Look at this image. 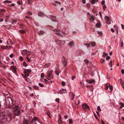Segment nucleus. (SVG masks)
Masks as SVG:
<instances>
[{"mask_svg": "<svg viewBox=\"0 0 124 124\" xmlns=\"http://www.w3.org/2000/svg\"><path fill=\"white\" fill-rule=\"evenodd\" d=\"M10 68L13 70V71L14 73H15L16 72V67L15 66H12L10 67Z\"/></svg>", "mask_w": 124, "mask_h": 124, "instance_id": "nucleus-8", "label": "nucleus"}, {"mask_svg": "<svg viewBox=\"0 0 124 124\" xmlns=\"http://www.w3.org/2000/svg\"><path fill=\"white\" fill-rule=\"evenodd\" d=\"M121 46L122 47V46H123V42L122 41V42H121Z\"/></svg>", "mask_w": 124, "mask_h": 124, "instance_id": "nucleus-63", "label": "nucleus"}, {"mask_svg": "<svg viewBox=\"0 0 124 124\" xmlns=\"http://www.w3.org/2000/svg\"><path fill=\"white\" fill-rule=\"evenodd\" d=\"M23 65L25 67L27 66V65L26 64V62H23Z\"/></svg>", "mask_w": 124, "mask_h": 124, "instance_id": "nucleus-44", "label": "nucleus"}, {"mask_svg": "<svg viewBox=\"0 0 124 124\" xmlns=\"http://www.w3.org/2000/svg\"><path fill=\"white\" fill-rule=\"evenodd\" d=\"M53 31H60L59 30H53Z\"/></svg>", "mask_w": 124, "mask_h": 124, "instance_id": "nucleus-58", "label": "nucleus"}, {"mask_svg": "<svg viewBox=\"0 0 124 124\" xmlns=\"http://www.w3.org/2000/svg\"><path fill=\"white\" fill-rule=\"evenodd\" d=\"M45 32L42 31L41 30L40 31L38 32V34L40 35H41L43 34Z\"/></svg>", "mask_w": 124, "mask_h": 124, "instance_id": "nucleus-13", "label": "nucleus"}, {"mask_svg": "<svg viewBox=\"0 0 124 124\" xmlns=\"http://www.w3.org/2000/svg\"><path fill=\"white\" fill-rule=\"evenodd\" d=\"M52 75V72L51 71L49 72L47 74L48 77L47 78L48 80H49L52 78H53V77H52L51 78V76Z\"/></svg>", "mask_w": 124, "mask_h": 124, "instance_id": "nucleus-7", "label": "nucleus"}, {"mask_svg": "<svg viewBox=\"0 0 124 124\" xmlns=\"http://www.w3.org/2000/svg\"><path fill=\"white\" fill-rule=\"evenodd\" d=\"M33 95H34L33 93H32L30 95V96H31V97H32L33 96Z\"/></svg>", "mask_w": 124, "mask_h": 124, "instance_id": "nucleus-64", "label": "nucleus"}, {"mask_svg": "<svg viewBox=\"0 0 124 124\" xmlns=\"http://www.w3.org/2000/svg\"><path fill=\"white\" fill-rule=\"evenodd\" d=\"M110 56H108L106 57V59L107 60H108L110 59Z\"/></svg>", "mask_w": 124, "mask_h": 124, "instance_id": "nucleus-41", "label": "nucleus"}, {"mask_svg": "<svg viewBox=\"0 0 124 124\" xmlns=\"http://www.w3.org/2000/svg\"><path fill=\"white\" fill-rule=\"evenodd\" d=\"M55 3L59 5H60L61 4V2H60L58 1H55Z\"/></svg>", "mask_w": 124, "mask_h": 124, "instance_id": "nucleus-29", "label": "nucleus"}, {"mask_svg": "<svg viewBox=\"0 0 124 124\" xmlns=\"http://www.w3.org/2000/svg\"><path fill=\"white\" fill-rule=\"evenodd\" d=\"M14 112L15 115L18 116H19L20 112V108L17 106H15V109L14 111Z\"/></svg>", "mask_w": 124, "mask_h": 124, "instance_id": "nucleus-1", "label": "nucleus"}, {"mask_svg": "<svg viewBox=\"0 0 124 124\" xmlns=\"http://www.w3.org/2000/svg\"><path fill=\"white\" fill-rule=\"evenodd\" d=\"M34 88L36 89H39L38 87V86H37L35 85L34 86Z\"/></svg>", "mask_w": 124, "mask_h": 124, "instance_id": "nucleus-40", "label": "nucleus"}, {"mask_svg": "<svg viewBox=\"0 0 124 124\" xmlns=\"http://www.w3.org/2000/svg\"><path fill=\"white\" fill-rule=\"evenodd\" d=\"M95 80L93 79H92L90 81L88 82L90 84H91L92 83H94L95 82Z\"/></svg>", "mask_w": 124, "mask_h": 124, "instance_id": "nucleus-22", "label": "nucleus"}, {"mask_svg": "<svg viewBox=\"0 0 124 124\" xmlns=\"http://www.w3.org/2000/svg\"><path fill=\"white\" fill-rule=\"evenodd\" d=\"M111 31L113 32H114V29L113 28H111L110 29Z\"/></svg>", "mask_w": 124, "mask_h": 124, "instance_id": "nucleus-55", "label": "nucleus"}, {"mask_svg": "<svg viewBox=\"0 0 124 124\" xmlns=\"http://www.w3.org/2000/svg\"><path fill=\"white\" fill-rule=\"evenodd\" d=\"M82 107L84 109H90V108L89 106L87 104H83L82 105Z\"/></svg>", "mask_w": 124, "mask_h": 124, "instance_id": "nucleus-5", "label": "nucleus"}, {"mask_svg": "<svg viewBox=\"0 0 124 124\" xmlns=\"http://www.w3.org/2000/svg\"><path fill=\"white\" fill-rule=\"evenodd\" d=\"M55 101L57 102H59V98H57L55 100Z\"/></svg>", "mask_w": 124, "mask_h": 124, "instance_id": "nucleus-47", "label": "nucleus"}, {"mask_svg": "<svg viewBox=\"0 0 124 124\" xmlns=\"http://www.w3.org/2000/svg\"><path fill=\"white\" fill-rule=\"evenodd\" d=\"M19 32H21L22 33H24V31L23 30H20L19 31Z\"/></svg>", "mask_w": 124, "mask_h": 124, "instance_id": "nucleus-48", "label": "nucleus"}, {"mask_svg": "<svg viewBox=\"0 0 124 124\" xmlns=\"http://www.w3.org/2000/svg\"><path fill=\"white\" fill-rule=\"evenodd\" d=\"M62 85L63 86H64L65 85L66 83L65 82L62 81L61 83Z\"/></svg>", "mask_w": 124, "mask_h": 124, "instance_id": "nucleus-33", "label": "nucleus"}, {"mask_svg": "<svg viewBox=\"0 0 124 124\" xmlns=\"http://www.w3.org/2000/svg\"><path fill=\"white\" fill-rule=\"evenodd\" d=\"M94 117H95V118L96 119H97V120H98V118L97 117V116L95 114H94Z\"/></svg>", "mask_w": 124, "mask_h": 124, "instance_id": "nucleus-50", "label": "nucleus"}, {"mask_svg": "<svg viewBox=\"0 0 124 124\" xmlns=\"http://www.w3.org/2000/svg\"><path fill=\"white\" fill-rule=\"evenodd\" d=\"M82 3L83 4H85L86 2V1L85 0H82Z\"/></svg>", "mask_w": 124, "mask_h": 124, "instance_id": "nucleus-49", "label": "nucleus"}, {"mask_svg": "<svg viewBox=\"0 0 124 124\" xmlns=\"http://www.w3.org/2000/svg\"><path fill=\"white\" fill-rule=\"evenodd\" d=\"M120 82L121 84L123 87V88L124 89V83L123 82L122 79H120Z\"/></svg>", "mask_w": 124, "mask_h": 124, "instance_id": "nucleus-11", "label": "nucleus"}, {"mask_svg": "<svg viewBox=\"0 0 124 124\" xmlns=\"http://www.w3.org/2000/svg\"><path fill=\"white\" fill-rule=\"evenodd\" d=\"M62 61L63 64L64 66H66L67 64V62L65 58L63 57L62 58Z\"/></svg>", "mask_w": 124, "mask_h": 124, "instance_id": "nucleus-6", "label": "nucleus"}, {"mask_svg": "<svg viewBox=\"0 0 124 124\" xmlns=\"http://www.w3.org/2000/svg\"><path fill=\"white\" fill-rule=\"evenodd\" d=\"M121 25L122 28L123 29H124V25H123L122 24H121Z\"/></svg>", "mask_w": 124, "mask_h": 124, "instance_id": "nucleus-57", "label": "nucleus"}, {"mask_svg": "<svg viewBox=\"0 0 124 124\" xmlns=\"http://www.w3.org/2000/svg\"><path fill=\"white\" fill-rule=\"evenodd\" d=\"M52 4L55 6H57L56 5V4L55 3H52Z\"/></svg>", "mask_w": 124, "mask_h": 124, "instance_id": "nucleus-59", "label": "nucleus"}, {"mask_svg": "<svg viewBox=\"0 0 124 124\" xmlns=\"http://www.w3.org/2000/svg\"><path fill=\"white\" fill-rule=\"evenodd\" d=\"M39 85L41 87H43L44 86V85H43L40 83L39 84Z\"/></svg>", "mask_w": 124, "mask_h": 124, "instance_id": "nucleus-45", "label": "nucleus"}, {"mask_svg": "<svg viewBox=\"0 0 124 124\" xmlns=\"http://www.w3.org/2000/svg\"><path fill=\"white\" fill-rule=\"evenodd\" d=\"M97 27L100 28V27L101 25L100 23H97L96 25Z\"/></svg>", "mask_w": 124, "mask_h": 124, "instance_id": "nucleus-20", "label": "nucleus"}, {"mask_svg": "<svg viewBox=\"0 0 124 124\" xmlns=\"http://www.w3.org/2000/svg\"><path fill=\"white\" fill-rule=\"evenodd\" d=\"M95 0H92L91 2L92 4H95Z\"/></svg>", "mask_w": 124, "mask_h": 124, "instance_id": "nucleus-30", "label": "nucleus"}, {"mask_svg": "<svg viewBox=\"0 0 124 124\" xmlns=\"http://www.w3.org/2000/svg\"><path fill=\"white\" fill-rule=\"evenodd\" d=\"M3 2L4 3H10L12 2L10 1H9V0H6L4 1Z\"/></svg>", "mask_w": 124, "mask_h": 124, "instance_id": "nucleus-18", "label": "nucleus"}, {"mask_svg": "<svg viewBox=\"0 0 124 124\" xmlns=\"http://www.w3.org/2000/svg\"><path fill=\"white\" fill-rule=\"evenodd\" d=\"M5 118V116L4 115H3V116H1V115H0V120L2 122L4 120Z\"/></svg>", "mask_w": 124, "mask_h": 124, "instance_id": "nucleus-14", "label": "nucleus"}, {"mask_svg": "<svg viewBox=\"0 0 124 124\" xmlns=\"http://www.w3.org/2000/svg\"><path fill=\"white\" fill-rule=\"evenodd\" d=\"M105 19L107 21V24H110V22L109 23H107V22L109 21V17L107 16H105Z\"/></svg>", "mask_w": 124, "mask_h": 124, "instance_id": "nucleus-12", "label": "nucleus"}, {"mask_svg": "<svg viewBox=\"0 0 124 124\" xmlns=\"http://www.w3.org/2000/svg\"><path fill=\"white\" fill-rule=\"evenodd\" d=\"M74 42L73 41H71L68 43V45L70 46H72L73 45Z\"/></svg>", "mask_w": 124, "mask_h": 124, "instance_id": "nucleus-16", "label": "nucleus"}, {"mask_svg": "<svg viewBox=\"0 0 124 124\" xmlns=\"http://www.w3.org/2000/svg\"><path fill=\"white\" fill-rule=\"evenodd\" d=\"M97 109L98 111H101V109L99 106H98L97 107Z\"/></svg>", "mask_w": 124, "mask_h": 124, "instance_id": "nucleus-32", "label": "nucleus"}, {"mask_svg": "<svg viewBox=\"0 0 124 124\" xmlns=\"http://www.w3.org/2000/svg\"><path fill=\"white\" fill-rule=\"evenodd\" d=\"M59 36H60L61 35L62 36V34L58 32H57L56 33Z\"/></svg>", "mask_w": 124, "mask_h": 124, "instance_id": "nucleus-54", "label": "nucleus"}, {"mask_svg": "<svg viewBox=\"0 0 124 124\" xmlns=\"http://www.w3.org/2000/svg\"><path fill=\"white\" fill-rule=\"evenodd\" d=\"M121 73L122 74H124V70L122 69L121 70Z\"/></svg>", "mask_w": 124, "mask_h": 124, "instance_id": "nucleus-53", "label": "nucleus"}, {"mask_svg": "<svg viewBox=\"0 0 124 124\" xmlns=\"http://www.w3.org/2000/svg\"><path fill=\"white\" fill-rule=\"evenodd\" d=\"M31 58V57H30V58L29 57H28V56H27L26 57V58L30 62H31V61L30 60V59Z\"/></svg>", "mask_w": 124, "mask_h": 124, "instance_id": "nucleus-34", "label": "nucleus"}, {"mask_svg": "<svg viewBox=\"0 0 124 124\" xmlns=\"http://www.w3.org/2000/svg\"><path fill=\"white\" fill-rule=\"evenodd\" d=\"M15 4L14 3L10 5V7L14 6H15Z\"/></svg>", "mask_w": 124, "mask_h": 124, "instance_id": "nucleus-61", "label": "nucleus"}, {"mask_svg": "<svg viewBox=\"0 0 124 124\" xmlns=\"http://www.w3.org/2000/svg\"><path fill=\"white\" fill-rule=\"evenodd\" d=\"M109 65L110 66V67H112V61H111L109 63Z\"/></svg>", "mask_w": 124, "mask_h": 124, "instance_id": "nucleus-31", "label": "nucleus"}, {"mask_svg": "<svg viewBox=\"0 0 124 124\" xmlns=\"http://www.w3.org/2000/svg\"><path fill=\"white\" fill-rule=\"evenodd\" d=\"M113 86L112 85H110L109 86V89L110 90V91H109V92H111L113 90Z\"/></svg>", "mask_w": 124, "mask_h": 124, "instance_id": "nucleus-24", "label": "nucleus"}, {"mask_svg": "<svg viewBox=\"0 0 124 124\" xmlns=\"http://www.w3.org/2000/svg\"><path fill=\"white\" fill-rule=\"evenodd\" d=\"M31 69H24L23 70V72L24 73L25 77H28L29 76L28 73L31 72Z\"/></svg>", "mask_w": 124, "mask_h": 124, "instance_id": "nucleus-3", "label": "nucleus"}, {"mask_svg": "<svg viewBox=\"0 0 124 124\" xmlns=\"http://www.w3.org/2000/svg\"><path fill=\"white\" fill-rule=\"evenodd\" d=\"M75 78V76H73L72 77V78H71L72 79V80H74V79Z\"/></svg>", "mask_w": 124, "mask_h": 124, "instance_id": "nucleus-60", "label": "nucleus"}, {"mask_svg": "<svg viewBox=\"0 0 124 124\" xmlns=\"http://www.w3.org/2000/svg\"><path fill=\"white\" fill-rule=\"evenodd\" d=\"M110 86V85L109 84H107L106 85L105 89L106 90H108L109 86Z\"/></svg>", "mask_w": 124, "mask_h": 124, "instance_id": "nucleus-21", "label": "nucleus"}, {"mask_svg": "<svg viewBox=\"0 0 124 124\" xmlns=\"http://www.w3.org/2000/svg\"><path fill=\"white\" fill-rule=\"evenodd\" d=\"M106 8V6L105 5H104L103 6V9L104 10H105V9Z\"/></svg>", "mask_w": 124, "mask_h": 124, "instance_id": "nucleus-37", "label": "nucleus"}, {"mask_svg": "<svg viewBox=\"0 0 124 124\" xmlns=\"http://www.w3.org/2000/svg\"><path fill=\"white\" fill-rule=\"evenodd\" d=\"M95 19L94 18L93 16H91L90 18V20L91 21H93Z\"/></svg>", "mask_w": 124, "mask_h": 124, "instance_id": "nucleus-17", "label": "nucleus"}, {"mask_svg": "<svg viewBox=\"0 0 124 124\" xmlns=\"http://www.w3.org/2000/svg\"><path fill=\"white\" fill-rule=\"evenodd\" d=\"M23 123L24 124H28V122L27 119L24 118V119Z\"/></svg>", "mask_w": 124, "mask_h": 124, "instance_id": "nucleus-15", "label": "nucleus"}, {"mask_svg": "<svg viewBox=\"0 0 124 124\" xmlns=\"http://www.w3.org/2000/svg\"><path fill=\"white\" fill-rule=\"evenodd\" d=\"M101 4L102 5H104L105 3V1L104 0H102L101 2Z\"/></svg>", "mask_w": 124, "mask_h": 124, "instance_id": "nucleus-43", "label": "nucleus"}, {"mask_svg": "<svg viewBox=\"0 0 124 124\" xmlns=\"http://www.w3.org/2000/svg\"><path fill=\"white\" fill-rule=\"evenodd\" d=\"M86 45L88 47H90V44H86Z\"/></svg>", "mask_w": 124, "mask_h": 124, "instance_id": "nucleus-62", "label": "nucleus"}, {"mask_svg": "<svg viewBox=\"0 0 124 124\" xmlns=\"http://www.w3.org/2000/svg\"><path fill=\"white\" fill-rule=\"evenodd\" d=\"M84 61L85 62V63L86 64L88 63L89 62V61L86 59L85 60H84Z\"/></svg>", "mask_w": 124, "mask_h": 124, "instance_id": "nucleus-35", "label": "nucleus"}, {"mask_svg": "<svg viewBox=\"0 0 124 124\" xmlns=\"http://www.w3.org/2000/svg\"><path fill=\"white\" fill-rule=\"evenodd\" d=\"M55 74L57 75H58L59 74V71L58 70H57L55 71Z\"/></svg>", "mask_w": 124, "mask_h": 124, "instance_id": "nucleus-25", "label": "nucleus"}, {"mask_svg": "<svg viewBox=\"0 0 124 124\" xmlns=\"http://www.w3.org/2000/svg\"><path fill=\"white\" fill-rule=\"evenodd\" d=\"M120 104L121 105V106H122V107H124V105L123 103L122 102H121L120 103Z\"/></svg>", "mask_w": 124, "mask_h": 124, "instance_id": "nucleus-52", "label": "nucleus"}, {"mask_svg": "<svg viewBox=\"0 0 124 124\" xmlns=\"http://www.w3.org/2000/svg\"><path fill=\"white\" fill-rule=\"evenodd\" d=\"M14 56V54H11L9 55V57L11 58H12Z\"/></svg>", "mask_w": 124, "mask_h": 124, "instance_id": "nucleus-46", "label": "nucleus"}, {"mask_svg": "<svg viewBox=\"0 0 124 124\" xmlns=\"http://www.w3.org/2000/svg\"><path fill=\"white\" fill-rule=\"evenodd\" d=\"M59 117H60V121L61 122L62 121V120H61L62 118H61V116L60 115V114H59Z\"/></svg>", "mask_w": 124, "mask_h": 124, "instance_id": "nucleus-56", "label": "nucleus"}, {"mask_svg": "<svg viewBox=\"0 0 124 124\" xmlns=\"http://www.w3.org/2000/svg\"><path fill=\"white\" fill-rule=\"evenodd\" d=\"M30 53V51H27L26 52V54L27 55H29Z\"/></svg>", "mask_w": 124, "mask_h": 124, "instance_id": "nucleus-36", "label": "nucleus"}, {"mask_svg": "<svg viewBox=\"0 0 124 124\" xmlns=\"http://www.w3.org/2000/svg\"><path fill=\"white\" fill-rule=\"evenodd\" d=\"M69 123L70 124H71L72 123V120L71 119H69Z\"/></svg>", "mask_w": 124, "mask_h": 124, "instance_id": "nucleus-39", "label": "nucleus"}, {"mask_svg": "<svg viewBox=\"0 0 124 124\" xmlns=\"http://www.w3.org/2000/svg\"><path fill=\"white\" fill-rule=\"evenodd\" d=\"M45 77L44 74L43 73H41V77L42 78H44Z\"/></svg>", "mask_w": 124, "mask_h": 124, "instance_id": "nucleus-27", "label": "nucleus"}, {"mask_svg": "<svg viewBox=\"0 0 124 124\" xmlns=\"http://www.w3.org/2000/svg\"><path fill=\"white\" fill-rule=\"evenodd\" d=\"M56 42L59 45H61L64 44L65 43V41L64 40H57L56 41Z\"/></svg>", "mask_w": 124, "mask_h": 124, "instance_id": "nucleus-4", "label": "nucleus"}, {"mask_svg": "<svg viewBox=\"0 0 124 124\" xmlns=\"http://www.w3.org/2000/svg\"><path fill=\"white\" fill-rule=\"evenodd\" d=\"M38 15L39 16L41 17L42 16H45V15L42 12H39L38 13Z\"/></svg>", "mask_w": 124, "mask_h": 124, "instance_id": "nucleus-9", "label": "nucleus"}, {"mask_svg": "<svg viewBox=\"0 0 124 124\" xmlns=\"http://www.w3.org/2000/svg\"><path fill=\"white\" fill-rule=\"evenodd\" d=\"M96 43L95 42H92L91 43V45L92 47H93L96 45Z\"/></svg>", "mask_w": 124, "mask_h": 124, "instance_id": "nucleus-19", "label": "nucleus"}, {"mask_svg": "<svg viewBox=\"0 0 124 124\" xmlns=\"http://www.w3.org/2000/svg\"><path fill=\"white\" fill-rule=\"evenodd\" d=\"M28 4H31V0H28Z\"/></svg>", "mask_w": 124, "mask_h": 124, "instance_id": "nucleus-42", "label": "nucleus"}, {"mask_svg": "<svg viewBox=\"0 0 124 124\" xmlns=\"http://www.w3.org/2000/svg\"><path fill=\"white\" fill-rule=\"evenodd\" d=\"M41 123L39 122L37 117H35L32 120L30 124H40Z\"/></svg>", "mask_w": 124, "mask_h": 124, "instance_id": "nucleus-2", "label": "nucleus"}, {"mask_svg": "<svg viewBox=\"0 0 124 124\" xmlns=\"http://www.w3.org/2000/svg\"><path fill=\"white\" fill-rule=\"evenodd\" d=\"M108 54L107 53H105V52H104L103 54V57H105L106 56L108 55Z\"/></svg>", "mask_w": 124, "mask_h": 124, "instance_id": "nucleus-23", "label": "nucleus"}, {"mask_svg": "<svg viewBox=\"0 0 124 124\" xmlns=\"http://www.w3.org/2000/svg\"><path fill=\"white\" fill-rule=\"evenodd\" d=\"M17 3L19 5H20L21 4H22V3L19 0L17 2Z\"/></svg>", "mask_w": 124, "mask_h": 124, "instance_id": "nucleus-26", "label": "nucleus"}, {"mask_svg": "<svg viewBox=\"0 0 124 124\" xmlns=\"http://www.w3.org/2000/svg\"><path fill=\"white\" fill-rule=\"evenodd\" d=\"M40 81H41L42 82H45V83H47L48 82V81L45 79L44 78H41L40 80Z\"/></svg>", "mask_w": 124, "mask_h": 124, "instance_id": "nucleus-10", "label": "nucleus"}, {"mask_svg": "<svg viewBox=\"0 0 124 124\" xmlns=\"http://www.w3.org/2000/svg\"><path fill=\"white\" fill-rule=\"evenodd\" d=\"M101 62L100 63H102L104 62L105 61V60L102 59H101L100 60Z\"/></svg>", "mask_w": 124, "mask_h": 124, "instance_id": "nucleus-38", "label": "nucleus"}, {"mask_svg": "<svg viewBox=\"0 0 124 124\" xmlns=\"http://www.w3.org/2000/svg\"><path fill=\"white\" fill-rule=\"evenodd\" d=\"M98 33L99 34H100V36H101L102 35V33L101 31L99 32L98 31Z\"/></svg>", "mask_w": 124, "mask_h": 124, "instance_id": "nucleus-51", "label": "nucleus"}, {"mask_svg": "<svg viewBox=\"0 0 124 124\" xmlns=\"http://www.w3.org/2000/svg\"><path fill=\"white\" fill-rule=\"evenodd\" d=\"M19 59L20 61H23V58L22 56H21L19 57Z\"/></svg>", "mask_w": 124, "mask_h": 124, "instance_id": "nucleus-28", "label": "nucleus"}]
</instances>
